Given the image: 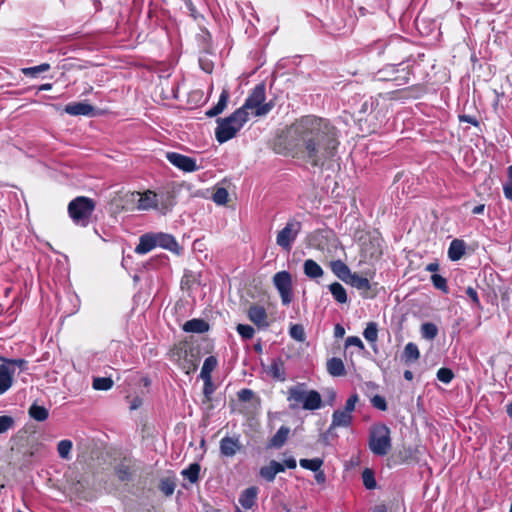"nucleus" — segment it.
<instances>
[{"instance_id":"nucleus-1","label":"nucleus","mask_w":512,"mask_h":512,"mask_svg":"<svg viewBox=\"0 0 512 512\" xmlns=\"http://www.w3.org/2000/svg\"><path fill=\"white\" fill-rule=\"evenodd\" d=\"M339 130L325 118L306 115L297 119L278 140L277 152L313 168H323L337 155Z\"/></svg>"},{"instance_id":"nucleus-2","label":"nucleus","mask_w":512,"mask_h":512,"mask_svg":"<svg viewBox=\"0 0 512 512\" xmlns=\"http://www.w3.org/2000/svg\"><path fill=\"white\" fill-rule=\"evenodd\" d=\"M287 401L291 409L300 406L304 410H318L322 407V397L316 390H307L305 383H298L287 391Z\"/></svg>"},{"instance_id":"nucleus-3","label":"nucleus","mask_w":512,"mask_h":512,"mask_svg":"<svg viewBox=\"0 0 512 512\" xmlns=\"http://www.w3.org/2000/svg\"><path fill=\"white\" fill-rule=\"evenodd\" d=\"M249 119V113L243 109L235 110L231 115L216 120L217 127L215 129L216 140L223 144L236 136Z\"/></svg>"},{"instance_id":"nucleus-4","label":"nucleus","mask_w":512,"mask_h":512,"mask_svg":"<svg viewBox=\"0 0 512 512\" xmlns=\"http://www.w3.org/2000/svg\"><path fill=\"white\" fill-rule=\"evenodd\" d=\"M368 447L376 456H386L392 449L391 430L384 423H375L369 428Z\"/></svg>"},{"instance_id":"nucleus-5","label":"nucleus","mask_w":512,"mask_h":512,"mask_svg":"<svg viewBox=\"0 0 512 512\" xmlns=\"http://www.w3.org/2000/svg\"><path fill=\"white\" fill-rule=\"evenodd\" d=\"M94 209V200L85 196H78L68 204L70 218L74 224L81 227H86L89 224Z\"/></svg>"},{"instance_id":"nucleus-6","label":"nucleus","mask_w":512,"mask_h":512,"mask_svg":"<svg viewBox=\"0 0 512 512\" xmlns=\"http://www.w3.org/2000/svg\"><path fill=\"white\" fill-rule=\"evenodd\" d=\"M266 99V88L264 84L256 85L246 98L244 104L239 108L244 112L255 110L254 115L257 117L267 115L273 108L272 102L264 103Z\"/></svg>"},{"instance_id":"nucleus-7","label":"nucleus","mask_w":512,"mask_h":512,"mask_svg":"<svg viewBox=\"0 0 512 512\" xmlns=\"http://www.w3.org/2000/svg\"><path fill=\"white\" fill-rule=\"evenodd\" d=\"M376 77L379 81H391L396 86H403L409 83L411 72L402 62L398 65H386L376 73Z\"/></svg>"},{"instance_id":"nucleus-8","label":"nucleus","mask_w":512,"mask_h":512,"mask_svg":"<svg viewBox=\"0 0 512 512\" xmlns=\"http://www.w3.org/2000/svg\"><path fill=\"white\" fill-rule=\"evenodd\" d=\"M301 229L302 223L295 218H290L285 226L277 233L276 244L282 250L290 252Z\"/></svg>"},{"instance_id":"nucleus-9","label":"nucleus","mask_w":512,"mask_h":512,"mask_svg":"<svg viewBox=\"0 0 512 512\" xmlns=\"http://www.w3.org/2000/svg\"><path fill=\"white\" fill-rule=\"evenodd\" d=\"M273 284L279 292L281 302L288 306L293 299L292 276L288 271H279L273 276Z\"/></svg>"},{"instance_id":"nucleus-10","label":"nucleus","mask_w":512,"mask_h":512,"mask_svg":"<svg viewBox=\"0 0 512 512\" xmlns=\"http://www.w3.org/2000/svg\"><path fill=\"white\" fill-rule=\"evenodd\" d=\"M137 195L139 196L137 208L139 210H150V209H157L161 213L165 214L169 209L170 205L164 203L163 201V195L160 196L154 191L147 190L143 193L137 192Z\"/></svg>"},{"instance_id":"nucleus-11","label":"nucleus","mask_w":512,"mask_h":512,"mask_svg":"<svg viewBox=\"0 0 512 512\" xmlns=\"http://www.w3.org/2000/svg\"><path fill=\"white\" fill-rule=\"evenodd\" d=\"M362 254L366 259L378 260L383 254V238L378 231L368 234L366 240L362 243Z\"/></svg>"},{"instance_id":"nucleus-12","label":"nucleus","mask_w":512,"mask_h":512,"mask_svg":"<svg viewBox=\"0 0 512 512\" xmlns=\"http://www.w3.org/2000/svg\"><path fill=\"white\" fill-rule=\"evenodd\" d=\"M26 363L25 360H11L6 364L0 365V394L5 393L12 385L15 366L21 367Z\"/></svg>"},{"instance_id":"nucleus-13","label":"nucleus","mask_w":512,"mask_h":512,"mask_svg":"<svg viewBox=\"0 0 512 512\" xmlns=\"http://www.w3.org/2000/svg\"><path fill=\"white\" fill-rule=\"evenodd\" d=\"M166 159L176 168L183 172H194L199 169L195 158L180 154L178 152H167Z\"/></svg>"},{"instance_id":"nucleus-14","label":"nucleus","mask_w":512,"mask_h":512,"mask_svg":"<svg viewBox=\"0 0 512 512\" xmlns=\"http://www.w3.org/2000/svg\"><path fill=\"white\" fill-rule=\"evenodd\" d=\"M407 42L400 36H392L388 40H379L375 42L372 49L377 52L378 55L383 54L386 50L388 54L395 53L400 47L405 46Z\"/></svg>"},{"instance_id":"nucleus-15","label":"nucleus","mask_w":512,"mask_h":512,"mask_svg":"<svg viewBox=\"0 0 512 512\" xmlns=\"http://www.w3.org/2000/svg\"><path fill=\"white\" fill-rule=\"evenodd\" d=\"M177 355L180 360V367L182 370L187 374L196 371L199 363L198 353H194L193 349H185L177 352Z\"/></svg>"},{"instance_id":"nucleus-16","label":"nucleus","mask_w":512,"mask_h":512,"mask_svg":"<svg viewBox=\"0 0 512 512\" xmlns=\"http://www.w3.org/2000/svg\"><path fill=\"white\" fill-rule=\"evenodd\" d=\"M247 316L259 329H266L269 326L266 309L260 305H251Z\"/></svg>"},{"instance_id":"nucleus-17","label":"nucleus","mask_w":512,"mask_h":512,"mask_svg":"<svg viewBox=\"0 0 512 512\" xmlns=\"http://www.w3.org/2000/svg\"><path fill=\"white\" fill-rule=\"evenodd\" d=\"M91 488V483L87 476L80 475L79 478L72 481L70 485V490L74 494H76L79 498L88 500L89 499V490Z\"/></svg>"},{"instance_id":"nucleus-18","label":"nucleus","mask_w":512,"mask_h":512,"mask_svg":"<svg viewBox=\"0 0 512 512\" xmlns=\"http://www.w3.org/2000/svg\"><path fill=\"white\" fill-rule=\"evenodd\" d=\"M241 449V443L236 437H223L220 441V453L225 457H233Z\"/></svg>"},{"instance_id":"nucleus-19","label":"nucleus","mask_w":512,"mask_h":512,"mask_svg":"<svg viewBox=\"0 0 512 512\" xmlns=\"http://www.w3.org/2000/svg\"><path fill=\"white\" fill-rule=\"evenodd\" d=\"M290 434V428L287 426H281L277 432L270 438L267 443L268 449H280L288 440Z\"/></svg>"},{"instance_id":"nucleus-20","label":"nucleus","mask_w":512,"mask_h":512,"mask_svg":"<svg viewBox=\"0 0 512 512\" xmlns=\"http://www.w3.org/2000/svg\"><path fill=\"white\" fill-rule=\"evenodd\" d=\"M65 112L72 116H90L94 112V107L85 102H73L65 106Z\"/></svg>"},{"instance_id":"nucleus-21","label":"nucleus","mask_w":512,"mask_h":512,"mask_svg":"<svg viewBox=\"0 0 512 512\" xmlns=\"http://www.w3.org/2000/svg\"><path fill=\"white\" fill-rule=\"evenodd\" d=\"M156 247L167 249L174 253H179L180 247L176 239L171 234L155 233Z\"/></svg>"},{"instance_id":"nucleus-22","label":"nucleus","mask_w":512,"mask_h":512,"mask_svg":"<svg viewBox=\"0 0 512 512\" xmlns=\"http://www.w3.org/2000/svg\"><path fill=\"white\" fill-rule=\"evenodd\" d=\"M353 422V416L349 413L343 411L342 409L335 410L332 414V421L329 427V430L344 427L347 428L351 426Z\"/></svg>"},{"instance_id":"nucleus-23","label":"nucleus","mask_w":512,"mask_h":512,"mask_svg":"<svg viewBox=\"0 0 512 512\" xmlns=\"http://www.w3.org/2000/svg\"><path fill=\"white\" fill-rule=\"evenodd\" d=\"M258 488L251 486L243 490L239 496V503L244 509H251L256 505Z\"/></svg>"},{"instance_id":"nucleus-24","label":"nucleus","mask_w":512,"mask_h":512,"mask_svg":"<svg viewBox=\"0 0 512 512\" xmlns=\"http://www.w3.org/2000/svg\"><path fill=\"white\" fill-rule=\"evenodd\" d=\"M156 247L155 234L147 233L143 234L139 239V244L135 248L137 254L143 255Z\"/></svg>"},{"instance_id":"nucleus-25","label":"nucleus","mask_w":512,"mask_h":512,"mask_svg":"<svg viewBox=\"0 0 512 512\" xmlns=\"http://www.w3.org/2000/svg\"><path fill=\"white\" fill-rule=\"evenodd\" d=\"M466 243L461 239H454L451 241L448 248V258L451 261L460 260L465 254Z\"/></svg>"},{"instance_id":"nucleus-26","label":"nucleus","mask_w":512,"mask_h":512,"mask_svg":"<svg viewBox=\"0 0 512 512\" xmlns=\"http://www.w3.org/2000/svg\"><path fill=\"white\" fill-rule=\"evenodd\" d=\"M183 330L188 333H205L209 330V324L203 319L194 318L183 325Z\"/></svg>"},{"instance_id":"nucleus-27","label":"nucleus","mask_w":512,"mask_h":512,"mask_svg":"<svg viewBox=\"0 0 512 512\" xmlns=\"http://www.w3.org/2000/svg\"><path fill=\"white\" fill-rule=\"evenodd\" d=\"M303 269L304 274L311 279L320 278L324 273L321 266L313 259L305 260L303 264Z\"/></svg>"},{"instance_id":"nucleus-28","label":"nucleus","mask_w":512,"mask_h":512,"mask_svg":"<svg viewBox=\"0 0 512 512\" xmlns=\"http://www.w3.org/2000/svg\"><path fill=\"white\" fill-rule=\"evenodd\" d=\"M268 373L276 380H286L284 362L282 361L281 358H276L272 361L271 365L268 368Z\"/></svg>"},{"instance_id":"nucleus-29","label":"nucleus","mask_w":512,"mask_h":512,"mask_svg":"<svg viewBox=\"0 0 512 512\" xmlns=\"http://www.w3.org/2000/svg\"><path fill=\"white\" fill-rule=\"evenodd\" d=\"M345 283L362 291H368L371 288L369 280L357 273H351Z\"/></svg>"},{"instance_id":"nucleus-30","label":"nucleus","mask_w":512,"mask_h":512,"mask_svg":"<svg viewBox=\"0 0 512 512\" xmlns=\"http://www.w3.org/2000/svg\"><path fill=\"white\" fill-rule=\"evenodd\" d=\"M228 99H229V92L227 89H223L220 94L217 104L215 106H213L211 109L207 110L206 115L208 117H215V116L219 115L220 113H222L223 110L227 106Z\"/></svg>"},{"instance_id":"nucleus-31","label":"nucleus","mask_w":512,"mask_h":512,"mask_svg":"<svg viewBox=\"0 0 512 512\" xmlns=\"http://www.w3.org/2000/svg\"><path fill=\"white\" fill-rule=\"evenodd\" d=\"M228 99H229V92L227 89H223L220 94L217 104L215 106H213L211 109L207 110L206 115L208 117H215V116L219 115L220 113H222L223 110L227 106Z\"/></svg>"},{"instance_id":"nucleus-32","label":"nucleus","mask_w":512,"mask_h":512,"mask_svg":"<svg viewBox=\"0 0 512 512\" xmlns=\"http://www.w3.org/2000/svg\"><path fill=\"white\" fill-rule=\"evenodd\" d=\"M228 99H229V92L227 89H223L220 94L217 104L215 106H213L211 109L207 110L206 115L208 117H215V116L219 115L220 113H222L223 110L227 106Z\"/></svg>"},{"instance_id":"nucleus-33","label":"nucleus","mask_w":512,"mask_h":512,"mask_svg":"<svg viewBox=\"0 0 512 512\" xmlns=\"http://www.w3.org/2000/svg\"><path fill=\"white\" fill-rule=\"evenodd\" d=\"M228 99H229V92L227 89H223L220 94L217 104L215 106H213L211 109L207 110L206 115L208 117H215V116L219 115L220 113H222L223 110L227 106Z\"/></svg>"},{"instance_id":"nucleus-34","label":"nucleus","mask_w":512,"mask_h":512,"mask_svg":"<svg viewBox=\"0 0 512 512\" xmlns=\"http://www.w3.org/2000/svg\"><path fill=\"white\" fill-rule=\"evenodd\" d=\"M228 99H229V92L227 89H223L220 94L217 104L215 106H213L211 109L207 110L206 115L208 117H215V116L219 115L220 113H222L223 110L227 106Z\"/></svg>"},{"instance_id":"nucleus-35","label":"nucleus","mask_w":512,"mask_h":512,"mask_svg":"<svg viewBox=\"0 0 512 512\" xmlns=\"http://www.w3.org/2000/svg\"><path fill=\"white\" fill-rule=\"evenodd\" d=\"M332 272L343 282H346L352 273L350 268L341 260L332 261L330 264Z\"/></svg>"},{"instance_id":"nucleus-36","label":"nucleus","mask_w":512,"mask_h":512,"mask_svg":"<svg viewBox=\"0 0 512 512\" xmlns=\"http://www.w3.org/2000/svg\"><path fill=\"white\" fill-rule=\"evenodd\" d=\"M327 371L334 377L345 375V366L340 358L333 357L327 361Z\"/></svg>"},{"instance_id":"nucleus-37","label":"nucleus","mask_w":512,"mask_h":512,"mask_svg":"<svg viewBox=\"0 0 512 512\" xmlns=\"http://www.w3.org/2000/svg\"><path fill=\"white\" fill-rule=\"evenodd\" d=\"M328 288L336 302L340 304H344L347 302V292L342 284H340L339 282H334L330 284Z\"/></svg>"},{"instance_id":"nucleus-38","label":"nucleus","mask_w":512,"mask_h":512,"mask_svg":"<svg viewBox=\"0 0 512 512\" xmlns=\"http://www.w3.org/2000/svg\"><path fill=\"white\" fill-rule=\"evenodd\" d=\"M218 365V360L215 356H208L203 363L201 372H200V378H212L211 373L214 371V369Z\"/></svg>"},{"instance_id":"nucleus-39","label":"nucleus","mask_w":512,"mask_h":512,"mask_svg":"<svg viewBox=\"0 0 512 512\" xmlns=\"http://www.w3.org/2000/svg\"><path fill=\"white\" fill-rule=\"evenodd\" d=\"M402 357L406 363L418 360L420 357L418 346L413 342L406 344Z\"/></svg>"},{"instance_id":"nucleus-40","label":"nucleus","mask_w":512,"mask_h":512,"mask_svg":"<svg viewBox=\"0 0 512 512\" xmlns=\"http://www.w3.org/2000/svg\"><path fill=\"white\" fill-rule=\"evenodd\" d=\"M28 413L31 418L39 422L45 421L49 416L48 410L44 406H39L37 404L31 405Z\"/></svg>"},{"instance_id":"nucleus-41","label":"nucleus","mask_w":512,"mask_h":512,"mask_svg":"<svg viewBox=\"0 0 512 512\" xmlns=\"http://www.w3.org/2000/svg\"><path fill=\"white\" fill-rule=\"evenodd\" d=\"M114 385V381L110 377H94L92 387L95 390L108 391Z\"/></svg>"},{"instance_id":"nucleus-42","label":"nucleus","mask_w":512,"mask_h":512,"mask_svg":"<svg viewBox=\"0 0 512 512\" xmlns=\"http://www.w3.org/2000/svg\"><path fill=\"white\" fill-rule=\"evenodd\" d=\"M200 469L201 468L198 463H192L186 469L182 470L181 474L191 483H196L199 479Z\"/></svg>"},{"instance_id":"nucleus-43","label":"nucleus","mask_w":512,"mask_h":512,"mask_svg":"<svg viewBox=\"0 0 512 512\" xmlns=\"http://www.w3.org/2000/svg\"><path fill=\"white\" fill-rule=\"evenodd\" d=\"M421 336L426 340H433L438 334L437 326L432 322H425L421 325Z\"/></svg>"},{"instance_id":"nucleus-44","label":"nucleus","mask_w":512,"mask_h":512,"mask_svg":"<svg viewBox=\"0 0 512 512\" xmlns=\"http://www.w3.org/2000/svg\"><path fill=\"white\" fill-rule=\"evenodd\" d=\"M49 69L50 64L42 63L37 66L22 68L21 71L27 77L36 78L40 73L46 72Z\"/></svg>"},{"instance_id":"nucleus-45","label":"nucleus","mask_w":512,"mask_h":512,"mask_svg":"<svg viewBox=\"0 0 512 512\" xmlns=\"http://www.w3.org/2000/svg\"><path fill=\"white\" fill-rule=\"evenodd\" d=\"M175 488L176 482L174 478L166 477L161 479L159 489L165 496H171L174 493Z\"/></svg>"},{"instance_id":"nucleus-46","label":"nucleus","mask_w":512,"mask_h":512,"mask_svg":"<svg viewBox=\"0 0 512 512\" xmlns=\"http://www.w3.org/2000/svg\"><path fill=\"white\" fill-rule=\"evenodd\" d=\"M276 475L277 474L271 461L267 465H264L259 469L260 478H262L264 481L268 483H272L275 480Z\"/></svg>"},{"instance_id":"nucleus-47","label":"nucleus","mask_w":512,"mask_h":512,"mask_svg":"<svg viewBox=\"0 0 512 512\" xmlns=\"http://www.w3.org/2000/svg\"><path fill=\"white\" fill-rule=\"evenodd\" d=\"M364 338L370 342L375 343L378 339V325L376 322H369L363 331Z\"/></svg>"},{"instance_id":"nucleus-48","label":"nucleus","mask_w":512,"mask_h":512,"mask_svg":"<svg viewBox=\"0 0 512 512\" xmlns=\"http://www.w3.org/2000/svg\"><path fill=\"white\" fill-rule=\"evenodd\" d=\"M299 464L302 468L317 472L321 466L323 465V459L321 458H313V459H300Z\"/></svg>"},{"instance_id":"nucleus-49","label":"nucleus","mask_w":512,"mask_h":512,"mask_svg":"<svg viewBox=\"0 0 512 512\" xmlns=\"http://www.w3.org/2000/svg\"><path fill=\"white\" fill-rule=\"evenodd\" d=\"M362 481L366 489L372 490L376 488L377 482L375 479L374 472L371 469L366 468L362 472Z\"/></svg>"},{"instance_id":"nucleus-50","label":"nucleus","mask_w":512,"mask_h":512,"mask_svg":"<svg viewBox=\"0 0 512 512\" xmlns=\"http://www.w3.org/2000/svg\"><path fill=\"white\" fill-rule=\"evenodd\" d=\"M72 442L70 440H61L57 445V451L62 459H69L72 450Z\"/></svg>"},{"instance_id":"nucleus-51","label":"nucleus","mask_w":512,"mask_h":512,"mask_svg":"<svg viewBox=\"0 0 512 512\" xmlns=\"http://www.w3.org/2000/svg\"><path fill=\"white\" fill-rule=\"evenodd\" d=\"M431 282L436 289L442 291L443 293L447 294L449 292L447 280L443 276L434 273L431 275Z\"/></svg>"},{"instance_id":"nucleus-52","label":"nucleus","mask_w":512,"mask_h":512,"mask_svg":"<svg viewBox=\"0 0 512 512\" xmlns=\"http://www.w3.org/2000/svg\"><path fill=\"white\" fill-rule=\"evenodd\" d=\"M289 335L299 342H304L306 339L305 330L301 324H293L289 329Z\"/></svg>"},{"instance_id":"nucleus-53","label":"nucleus","mask_w":512,"mask_h":512,"mask_svg":"<svg viewBox=\"0 0 512 512\" xmlns=\"http://www.w3.org/2000/svg\"><path fill=\"white\" fill-rule=\"evenodd\" d=\"M115 474L121 482L130 481L132 477L129 467L124 464H119L115 467Z\"/></svg>"},{"instance_id":"nucleus-54","label":"nucleus","mask_w":512,"mask_h":512,"mask_svg":"<svg viewBox=\"0 0 512 512\" xmlns=\"http://www.w3.org/2000/svg\"><path fill=\"white\" fill-rule=\"evenodd\" d=\"M236 330L244 340L253 338L255 334L254 328L248 324H238Z\"/></svg>"},{"instance_id":"nucleus-55","label":"nucleus","mask_w":512,"mask_h":512,"mask_svg":"<svg viewBox=\"0 0 512 512\" xmlns=\"http://www.w3.org/2000/svg\"><path fill=\"white\" fill-rule=\"evenodd\" d=\"M454 378V373L451 369L442 367L437 371V379L442 383L448 384Z\"/></svg>"},{"instance_id":"nucleus-56","label":"nucleus","mask_w":512,"mask_h":512,"mask_svg":"<svg viewBox=\"0 0 512 512\" xmlns=\"http://www.w3.org/2000/svg\"><path fill=\"white\" fill-rule=\"evenodd\" d=\"M213 201L218 205H224L228 201V192L225 188H219L213 194Z\"/></svg>"},{"instance_id":"nucleus-57","label":"nucleus","mask_w":512,"mask_h":512,"mask_svg":"<svg viewBox=\"0 0 512 512\" xmlns=\"http://www.w3.org/2000/svg\"><path fill=\"white\" fill-rule=\"evenodd\" d=\"M359 401V396L357 393L352 394L345 403L343 411L349 413L352 415L353 411L355 410L356 404Z\"/></svg>"},{"instance_id":"nucleus-58","label":"nucleus","mask_w":512,"mask_h":512,"mask_svg":"<svg viewBox=\"0 0 512 512\" xmlns=\"http://www.w3.org/2000/svg\"><path fill=\"white\" fill-rule=\"evenodd\" d=\"M14 425V419L11 416H0V434L7 432Z\"/></svg>"},{"instance_id":"nucleus-59","label":"nucleus","mask_w":512,"mask_h":512,"mask_svg":"<svg viewBox=\"0 0 512 512\" xmlns=\"http://www.w3.org/2000/svg\"><path fill=\"white\" fill-rule=\"evenodd\" d=\"M371 404L374 408L380 411H386L388 408L385 398L381 395H375L374 397H372Z\"/></svg>"},{"instance_id":"nucleus-60","label":"nucleus","mask_w":512,"mask_h":512,"mask_svg":"<svg viewBox=\"0 0 512 512\" xmlns=\"http://www.w3.org/2000/svg\"><path fill=\"white\" fill-rule=\"evenodd\" d=\"M204 381V387H203V394L207 400L211 399V395L215 391V386L212 382V378H203Z\"/></svg>"},{"instance_id":"nucleus-61","label":"nucleus","mask_w":512,"mask_h":512,"mask_svg":"<svg viewBox=\"0 0 512 512\" xmlns=\"http://www.w3.org/2000/svg\"><path fill=\"white\" fill-rule=\"evenodd\" d=\"M345 345L347 347L355 346L361 350L364 349V344H363L362 340L357 336H349L345 341Z\"/></svg>"},{"instance_id":"nucleus-62","label":"nucleus","mask_w":512,"mask_h":512,"mask_svg":"<svg viewBox=\"0 0 512 512\" xmlns=\"http://www.w3.org/2000/svg\"><path fill=\"white\" fill-rule=\"evenodd\" d=\"M254 393L252 390L250 389H241L239 392H238V398L240 401H243V402H248L252 399Z\"/></svg>"},{"instance_id":"nucleus-63","label":"nucleus","mask_w":512,"mask_h":512,"mask_svg":"<svg viewBox=\"0 0 512 512\" xmlns=\"http://www.w3.org/2000/svg\"><path fill=\"white\" fill-rule=\"evenodd\" d=\"M459 121L469 123L475 127H478L480 124L476 117L466 114L459 115Z\"/></svg>"},{"instance_id":"nucleus-64","label":"nucleus","mask_w":512,"mask_h":512,"mask_svg":"<svg viewBox=\"0 0 512 512\" xmlns=\"http://www.w3.org/2000/svg\"><path fill=\"white\" fill-rule=\"evenodd\" d=\"M504 196L508 200H512V182L506 181L503 185Z\"/></svg>"}]
</instances>
